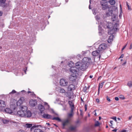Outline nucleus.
<instances>
[{
	"mask_svg": "<svg viewBox=\"0 0 132 132\" xmlns=\"http://www.w3.org/2000/svg\"><path fill=\"white\" fill-rule=\"evenodd\" d=\"M90 59L85 57L82 60V62H78L76 63V66L79 70H85L87 68L86 64L87 63L90 62Z\"/></svg>",
	"mask_w": 132,
	"mask_h": 132,
	"instance_id": "1",
	"label": "nucleus"
},
{
	"mask_svg": "<svg viewBox=\"0 0 132 132\" xmlns=\"http://www.w3.org/2000/svg\"><path fill=\"white\" fill-rule=\"evenodd\" d=\"M18 116L21 117H31V113L29 111H27L26 113L22 110L19 111L17 112Z\"/></svg>",
	"mask_w": 132,
	"mask_h": 132,
	"instance_id": "2",
	"label": "nucleus"
},
{
	"mask_svg": "<svg viewBox=\"0 0 132 132\" xmlns=\"http://www.w3.org/2000/svg\"><path fill=\"white\" fill-rule=\"evenodd\" d=\"M41 126L35 125L32 126L30 128L31 131L34 130V132H44L42 129Z\"/></svg>",
	"mask_w": 132,
	"mask_h": 132,
	"instance_id": "3",
	"label": "nucleus"
},
{
	"mask_svg": "<svg viewBox=\"0 0 132 132\" xmlns=\"http://www.w3.org/2000/svg\"><path fill=\"white\" fill-rule=\"evenodd\" d=\"M3 97L4 98L5 101L0 100V107L1 108H5L6 106L5 101H7V98H9V96L8 95H4Z\"/></svg>",
	"mask_w": 132,
	"mask_h": 132,
	"instance_id": "4",
	"label": "nucleus"
},
{
	"mask_svg": "<svg viewBox=\"0 0 132 132\" xmlns=\"http://www.w3.org/2000/svg\"><path fill=\"white\" fill-rule=\"evenodd\" d=\"M70 71L72 73V74L76 75H78L79 72V70L76 67L70 68Z\"/></svg>",
	"mask_w": 132,
	"mask_h": 132,
	"instance_id": "5",
	"label": "nucleus"
},
{
	"mask_svg": "<svg viewBox=\"0 0 132 132\" xmlns=\"http://www.w3.org/2000/svg\"><path fill=\"white\" fill-rule=\"evenodd\" d=\"M60 83L61 86H67L68 83L66 80L64 79L63 78L61 79L60 81Z\"/></svg>",
	"mask_w": 132,
	"mask_h": 132,
	"instance_id": "6",
	"label": "nucleus"
},
{
	"mask_svg": "<svg viewBox=\"0 0 132 132\" xmlns=\"http://www.w3.org/2000/svg\"><path fill=\"white\" fill-rule=\"evenodd\" d=\"M100 4L102 6V8L103 10H106L108 8V5L106 2H104L103 1H101Z\"/></svg>",
	"mask_w": 132,
	"mask_h": 132,
	"instance_id": "7",
	"label": "nucleus"
},
{
	"mask_svg": "<svg viewBox=\"0 0 132 132\" xmlns=\"http://www.w3.org/2000/svg\"><path fill=\"white\" fill-rule=\"evenodd\" d=\"M101 51L98 50L95 51H94L92 53V54L93 56H98V57L99 59L101 57Z\"/></svg>",
	"mask_w": 132,
	"mask_h": 132,
	"instance_id": "8",
	"label": "nucleus"
},
{
	"mask_svg": "<svg viewBox=\"0 0 132 132\" xmlns=\"http://www.w3.org/2000/svg\"><path fill=\"white\" fill-rule=\"evenodd\" d=\"M107 47V45L105 44H101L98 47V50L101 51L105 50Z\"/></svg>",
	"mask_w": 132,
	"mask_h": 132,
	"instance_id": "9",
	"label": "nucleus"
},
{
	"mask_svg": "<svg viewBox=\"0 0 132 132\" xmlns=\"http://www.w3.org/2000/svg\"><path fill=\"white\" fill-rule=\"evenodd\" d=\"M24 97H21L17 102V105L18 106H20L24 102Z\"/></svg>",
	"mask_w": 132,
	"mask_h": 132,
	"instance_id": "10",
	"label": "nucleus"
},
{
	"mask_svg": "<svg viewBox=\"0 0 132 132\" xmlns=\"http://www.w3.org/2000/svg\"><path fill=\"white\" fill-rule=\"evenodd\" d=\"M77 78V75L71 74L69 77V80L72 81H75Z\"/></svg>",
	"mask_w": 132,
	"mask_h": 132,
	"instance_id": "11",
	"label": "nucleus"
},
{
	"mask_svg": "<svg viewBox=\"0 0 132 132\" xmlns=\"http://www.w3.org/2000/svg\"><path fill=\"white\" fill-rule=\"evenodd\" d=\"M62 122L63 128H64L65 126H67L69 124V120L68 119H66L63 120Z\"/></svg>",
	"mask_w": 132,
	"mask_h": 132,
	"instance_id": "12",
	"label": "nucleus"
},
{
	"mask_svg": "<svg viewBox=\"0 0 132 132\" xmlns=\"http://www.w3.org/2000/svg\"><path fill=\"white\" fill-rule=\"evenodd\" d=\"M29 103L31 106H34L37 104V102L36 100H32L30 101Z\"/></svg>",
	"mask_w": 132,
	"mask_h": 132,
	"instance_id": "13",
	"label": "nucleus"
},
{
	"mask_svg": "<svg viewBox=\"0 0 132 132\" xmlns=\"http://www.w3.org/2000/svg\"><path fill=\"white\" fill-rule=\"evenodd\" d=\"M43 118L47 119H52V117L51 115L48 114H41Z\"/></svg>",
	"mask_w": 132,
	"mask_h": 132,
	"instance_id": "14",
	"label": "nucleus"
},
{
	"mask_svg": "<svg viewBox=\"0 0 132 132\" xmlns=\"http://www.w3.org/2000/svg\"><path fill=\"white\" fill-rule=\"evenodd\" d=\"M56 90L58 92L61 93H64L65 92L64 89L60 87L56 88Z\"/></svg>",
	"mask_w": 132,
	"mask_h": 132,
	"instance_id": "15",
	"label": "nucleus"
},
{
	"mask_svg": "<svg viewBox=\"0 0 132 132\" xmlns=\"http://www.w3.org/2000/svg\"><path fill=\"white\" fill-rule=\"evenodd\" d=\"M38 108L42 114H43V112L45 109L44 108L42 105H39L38 106Z\"/></svg>",
	"mask_w": 132,
	"mask_h": 132,
	"instance_id": "16",
	"label": "nucleus"
},
{
	"mask_svg": "<svg viewBox=\"0 0 132 132\" xmlns=\"http://www.w3.org/2000/svg\"><path fill=\"white\" fill-rule=\"evenodd\" d=\"M104 23L105 24L106 23L107 24L106 26L105 25L103 26L105 28H110V27L112 24L110 22H108V23H107L105 21L104 22Z\"/></svg>",
	"mask_w": 132,
	"mask_h": 132,
	"instance_id": "17",
	"label": "nucleus"
},
{
	"mask_svg": "<svg viewBox=\"0 0 132 132\" xmlns=\"http://www.w3.org/2000/svg\"><path fill=\"white\" fill-rule=\"evenodd\" d=\"M75 88V86L72 84L70 85L68 87V89L69 90H70V91H71L73 90H74Z\"/></svg>",
	"mask_w": 132,
	"mask_h": 132,
	"instance_id": "18",
	"label": "nucleus"
},
{
	"mask_svg": "<svg viewBox=\"0 0 132 132\" xmlns=\"http://www.w3.org/2000/svg\"><path fill=\"white\" fill-rule=\"evenodd\" d=\"M114 38V36L113 35H111L109 37L108 39V42L109 43H110L113 40V39Z\"/></svg>",
	"mask_w": 132,
	"mask_h": 132,
	"instance_id": "19",
	"label": "nucleus"
},
{
	"mask_svg": "<svg viewBox=\"0 0 132 132\" xmlns=\"http://www.w3.org/2000/svg\"><path fill=\"white\" fill-rule=\"evenodd\" d=\"M76 127V126H71L68 129V131H73L75 130Z\"/></svg>",
	"mask_w": 132,
	"mask_h": 132,
	"instance_id": "20",
	"label": "nucleus"
},
{
	"mask_svg": "<svg viewBox=\"0 0 132 132\" xmlns=\"http://www.w3.org/2000/svg\"><path fill=\"white\" fill-rule=\"evenodd\" d=\"M4 111L6 113L10 114L13 113L12 111L9 108H6L5 109Z\"/></svg>",
	"mask_w": 132,
	"mask_h": 132,
	"instance_id": "21",
	"label": "nucleus"
},
{
	"mask_svg": "<svg viewBox=\"0 0 132 132\" xmlns=\"http://www.w3.org/2000/svg\"><path fill=\"white\" fill-rule=\"evenodd\" d=\"M112 9H109L108 10V12L106 13V15L107 16H110L112 14Z\"/></svg>",
	"mask_w": 132,
	"mask_h": 132,
	"instance_id": "22",
	"label": "nucleus"
},
{
	"mask_svg": "<svg viewBox=\"0 0 132 132\" xmlns=\"http://www.w3.org/2000/svg\"><path fill=\"white\" fill-rule=\"evenodd\" d=\"M20 109L22 111H23L24 112H25L26 113L27 111V108L26 106H22L20 107Z\"/></svg>",
	"mask_w": 132,
	"mask_h": 132,
	"instance_id": "23",
	"label": "nucleus"
},
{
	"mask_svg": "<svg viewBox=\"0 0 132 132\" xmlns=\"http://www.w3.org/2000/svg\"><path fill=\"white\" fill-rule=\"evenodd\" d=\"M69 104L70 106L71 110H74V105L72 102L70 101H69Z\"/></svg>",
	"mask_w": 132,
	"mask_h": 132,
	"instance_id": "24",
	"label": "nucleus"
},
{
	"mask_svg": "<svg viewBox=\"0 0 132 132\" xmlns=\"http://www.w3.org/2000/svg\"><path fill=\"white\" fill-rule=\"evenodd\" d=\"M68 65L70 67V68L75 67L74 66V64L73 62L72 61H70V62L69 63Z\"/></svg>",
	"mask_w": 132,
	"mask_h": 132,
	"instance_id": "25",
	"label": "nucleus"
},
{
	"mask_svg": "<svg viewBox=\"0 0 132 132\" xmlns=\"http://www.w3.org/2000/svg\"><path fill=\"white\" fill-rule=\"evenodd\" d=\"M74 110H71V112L70 113H69L68 114V116L69 117H72L73 115V111Z\"/></svg>",
	"mask_w": 132,
	"mask_h": 132,
	"instance_id": "26",
	"label": "nucleus"
},
{
	"mask_svg": "<svg viewBox=\"0 0 132 132\" xmlns=\"http://www.w3.org/2000/svg\"><path fill=\"white\" fill-rule=\"evenodd\" d=\"M109 2L111 5H114L115 3V1L114 0H110Z\"/></svg>",
	"mask_w": 132,
	"mask_h": 132,
	"instance_id": "27",
	"label": "nucleus"
},
{
	"mask_svg": "<svg viewBox=\"0 0 132 132\" xmlns=\"http://www.w3.org/2000/svg\"><path fill=\"white\" fill-rule=\"evenodd\" d=\"M3 122L4 123H7L9 121V120L6 119H3L2 120Z\"/></svg>",
	"mask_w": 132,
	"mask_h": 132,
	"instance_id": "28",
	"label": "nucleus"
},
{
	"mask_svg": "<svg viewBox=\"0 0 132 132\" xmlns=\"http://www.w3.org/2000/svg\"><path fill=\"white\" fill-rule=\"evenodd\" d=\"M89 87V86L88 87V88L86 86H85L83 88V91L85 92H86Z\"/></svg>",
	"mask_w": 132,
	"mask_h": 132,
	"instance_id": "29",
	"label": "nucleus"
},
{
	"mask_svg": "<svg viewBox=\"0 0 132 132\" xmlns=\"http://www.w3.org/2000/svg\"><path fill=\"white\" fill-rule=\"evenodd\" d=\"M117 17L115 15H113V17L112 18V20L113 21H116L117 19Z\"/></svg>",
	"mask_w": 132,
	"mask_h": 132,
	"instance_id": "30",
	"label": "nucleus"
},
{
	"mask_svg": "<svg viewBox=\"0 0 132 132\" xmlns=\"http://www.w3.org/2000/svg\"><path fill=\"white\" fill-rule=\"evenodd\" d=\"M52 119L53 120H55L60 121H61V120L58 117H54Z\"/></svg>",
	"mask_w": 132,
	"mask_h": 132,
	"instance_id": "31",
	"label": "nucleus"
},
{
	"mask_svg": "<svg viewBox=\"0 0 132 132\" xmlns=\"http://www.w3.org/2000/svg\"><path fill=\"white\" fill-rule=\"evenodd\" d=\"M127 85L130 87H132V81H129L127 83Z\"/></svg>",
	"mask_w": 132,
	"mask_h": 132,
	"instance_id": "32",
	"label": "nucleus"
},
{
	"mask_svg": "<svg viewBox=\"0 0 132 132\" xmlns=\"http://www.w3.org/2000/svg\"><path fill=\"white\" fill-rule=\"evenodd\" d=\"M104 83V82H102L101 84H100L99 85L98 88H102L103 87V85Z\"/></svg>",
	"mask_w": 132,
	"mask_h": 132,
	"instance_id": "33",
	"label": "nucleus"
},
{
	"mask_svg": "<svg viewBox=\"0 0 132 132\" xmlns=\"http://www.w3.org/2000/svg\"><path fill=\"white\" fill-rule=\"evenodd\" d=\"M27 127V128H29L31 127L32 126V124H30L27 123L26 124Z\"/></svg>",
	"mask_w": 132,
	"mask_h": 132,
	"instance_id": "34",
	"label": "nucleus"
},
{
	"mask_svg": "<svg viewBox=\"0 0 132 132\" xmlns=\"http://www.w3.org/2000/svg\"><path fill=\"white\" fill-rule=\"evenodd\" d=\"M98 30H99V34H102V30L101 28L100 27V26H98Z\"/></svg>",
	"mask_w": 132,
	"mask_h": 132,
	"instance_id": "35",
	"label": "nucleus"
},
{
	"mask_svg": "<svg viewBox=\"0 0 132 132\" xmlns=\"http://www.w3.org/2000/svg\"><path fill=\"white\" fill-rule=\"evenodd\" d=\"M100 124V123L98 121H97L95 122V126H98Z\"/></svg>",
	"mask_w": 132,
	"mask_h": 132,
	"instance_id": "36",
	"label": "nucleus"
},
{
	"mask_svg": "<svg viewBox=\"0 0 132 132\" xmlns=\"http://www.w3.org/2000/svg\"><path fill=\"white\" fill-rule=\"evenodd\" d=\"M126 5L127 6L128 9V10H131L130 7V6L129 5H128V3L127 2H126Z\"/></svg>",
	"mask_w": 132,
	"mask_h": 132,
	"instance_id": "37",
	"label": "nucleus"
},
{
	"mask_svg": "<svg viewBox=\"0 0 132 132\" xmlns=\"http://www.w3.org/2000/svg\"><path fill=\"white\" fill-rule=\"evenodd\" d=\"M119 98L122 100L124 99V96L122 95H120L119 96Z\"/></svg>",
	"mask_w": 132,
	"mask_h": 132,
	"instance_id": "38",
	"label": "nucleus"
},
{
	"mask_svg": "<svg viewBox=\"0 0 132 132\" xmlns=\"http://www.w3.org/2000/svg\"><path fill=\"white\" fill-rule=\"evenodd\" d=\"M44 103L45 105L46 106L47 108H49V106L48 105V103H47L46 102H44Z\"/></svg>",
	"mask_w": 132,
	"mask_h": 132,
	"instance_id": "39",
	"label": "nucleus"
},
{
	"mask_svg": "<svg viewBox=\"0 0 132 132\" xmlns=\"http://www.w3.org/2000/svg\"><path fill=\"white\" fill-rule=\"evenodd\" d=\"M6 0H0V2L1 3H4L6 2Z\"/></svg>",
	"mask_w": 132,
	"mask_h": 132,
	"instance_id": "40",
	"label": "nucleus"
},
{
	"mask_svg": "<svg viewBox=\"0 0 132 132\" xmlns=\"http://www.w3.org/2000/svg\"><path fill=\"white\" fill-rule=\"evenodd\" d=\"M15 91L14 90H13L12 92L10 93V94H11V93L12 94H14L16 93Z\"/></svg>",
	"mask_w": 132,
	"mask_h": 132,
	"instance_id": "41",
	"label": "nucleus"
},
{
	"mask_svg": "<svg viewBox=\"0 0 132 132\" xmlns=\"http://www.w3.org/2000/svg\"><path fill=\"white\" fill-rule=\"evenodd\" d=\"M106 98L107 100L108 101H109V102H110L111 101L110 99L108 97V96H106Z\"/></svg>",
	"mask_w": 132,
	"mask_h": 132,
	"instance_id": "42",
	"label": "nucleus"
},
{
	"mask_svg": "<svg viewBox=\"0 0 132 132\" xmlns=\"http://www.w3.org/2000/svg\"><path fill=\"white\" fill-rule=\"evenodd\" d=\"M112 119L116 121H117L116 117H114L111 118Z\"/></svg>",
	"mask_w": 132,
	"mask_h": 132,
	"instance_id": "43",
	"label": "nucleus"
},
{
	"mask_svg": "<svg viewBox=\"0 0 132 132\" xmlns=\"http://www.w3.org/2000/svg\"><path fill=\"white\" fill-rule=\"evenodd\" d=\"M18 132H25L23 130H20Z\"/></svg>",
	"mask_w": 132,
	"mask_h": 132,
	"instance_id": "44",
	"label": "nucleus"
},
{
	"mask_svg": "<svg viewBox=\"0 0 132 132\" xmlns=\"http://www.w3.org/2000/svg\"><path fill=\"white\" fill-rule=\"evenodd\" d=\"M123 56H124L123 54H122L121 55L120 57L118 58V59H120L121 58H122L123 57Z\"/></svg>",
	"mask_w": 132,
	"mask_h": 132,
	"instance_id": "45",
	"label": "nucleus"
},
{
	"mask_svg": "<svg viewBox=\"0 0 132 132\" xmlns=\"http://www.w3.org/2000/svg\"><path fill=\"white\" fill-rule=\"evenodd\" d=\"M113 122V121L112 120H111L110 121V122L111 124V125H110V126H112V125H113V124H112Z\"/></svg>",
	"mask_w": 132,
	"mask_h": 132,
	"instance_id": "46",
	"label": "nucleus"
},
{
	"mask_svg": "<svg viewBox=\"0 0 132 132\" xmlns=\"http://www.w3.org/2000/svg\"><path fill=\"white\" fill-rule=\"evenodd\" d=\"M114 98H115V100H116V101H118L119 100L118 97H115Z\"/></svg>",
	"mask_w": 132,
	"mask_h": 132,
	"instance_id": "47",
	"label": "nucleus"
},
{
	"mask_svg": "<svg viewBox=\"0 0 132 132\" xmlns=\"http://www.w3.org/2000/svg\"><path fill=\"white\" fill-rule=\"evenodd\" d=\"M85 111H86L87 110V107L86 105H85Z\"/></svg>",
	"mask_w": 132,
	"mask_h": 132,
	"instance_id": "48",
	"label": "nucleus"
},
{
	"mask_svg": "<svg viewBox=\"0 0 132 132\" xmlns=\"http://www.w3.org/2000/svg\"><path fill=\"white\" fill-rule=\"evenodd\" d=\"M132 116H130L129 117V120H131V118Z\"/></svg>",
	"mask_w": 132,
	"mask_h": 132,
	"instance_id": "49",
	"label": "nucleus"
},
{
	"mask_svg": "<svg viewBox=\"0 0 132 132\" xmlns=\"http://www.w3.org/2000/svg\"><path fill=\"white\" fill-rule=\"evenodd\" d=\"M132 48V44H130V47H129V49H131Z\"/></svg>",
	"mask_w": 132,
	"mask_h": 132,
	"instance_id": "50",
	"label": "nucleus"
},
{
	"mask_svg": "<svg viewBox=\"0 0 132 132\" xmlns=\"http://www.w3.org/2000/svg\"><path fill=\"white\" fill-rule=\"evenodd\" d=\"M2 12L0 11V16H1L2 15Z\"/></svg>",
	"mask_w": 132,
	"mask_h": 132,
	"instance_id": "51",
	"label": "nucleus"
},
{
	"mask_svg": "<svg viewBox=\"0 0 132 132\" xmlns=\"http://www.w3.org/2000/svg\"><path fill=\"white\" fill-rule=\"evenodd\" d=\"M117 130L116 129H114L112 130V131H113L116 132L117 131Z\"/></svg>",
	"mask_w": 132,
	"mask_h": 132,
	"instance_id": "52",
	"label": "nucleus"
},
{
	"mask_svg": "<svg viewBox=\"0 0 132 132\" xmlns=\"http://www.w3.org/2000/svg\"><path fill=\"white\" fill-rule=\"evenodd\" d=\"M96 101L98 102H99V100L98 99H96Z\"/></svg>",
	"mask_w": 132,
	"mask_h": 132,
	"instance_id": "53",
	"label": "nucleus"
},
{
	"mask_svg": "<svg viewBox=\"0 0 132 132\" xmlns=\"http://www.w3.org/2000/svg\"><path fill=\"white\" fill-rule=\"evenodd\" d=\"M46 125H47V126H50V124L49 123H46Z\"/></svg>",
	"mask_w": 132,
	"mask_h": 132,
	"instance_id": "54",
	"label": "nucleus"
},
{
	"mask_svg": "<svg viewBox=\"0 0 132 132\" xmlns=\"http://www.w3.org/2000/svg\"><path fill=\"white\" fill-rule=\"evenodd\" d=\"M33 93V92H31L30 91H28V94H29V93Z\"/></svg>",
	"mask_w": 132,
	"mask_h": 132,
	"instance_id": "55",
	"label": "nucleus"
},
{
	"mask_svg": "<svg viewBox=\"0 0 132 132\" xmlns=\"http://www.w3.org/2000/svg\"><path fill=\"white\" fill-rule=\"evenodd\" d=\"M93 77V76H91V75H90V76H89V77L90 78H92Z\"/></svg>",
	"mask_w": 132,
	"mask_h": 132,
	"instance_id": "56",
	"label": "nucleus"
},
{
	"mask_svg": "<svg viewBox=\"0 0 132 132\" xmlns=\"http://www.w3.org/2000/svg\"><path fill=\"white\" fill-rule=\"evenodd\" d=\"M100 88H98V94H99V93Z\"/></svg>",
	"mask_w": 132,
	"mask_h": 132,
	"instance_id": "57",
	"label": "nucleus"
},
{
	"mask_svg": "<svg viewBox=\"0 0 132 132\" xmlns=\"http://www.w3.org/2000/svg\"><path fill=\"white\" fill-rule=\"evenodd\" d=\"M124 132H128V131L126 130H124Z\"/></svg>",
	"mask_w": 132,
	"mask_h": 132,
	"instance_id": "58",
	"label": "nucleus"
},
{
	"mask_svg": "<svg viewBox=\"0 0 132 132\" xmlns=\"http://www.w3.org/2000/svg\"><path fill=\"white\" fill-rule=\"evenodd\" d=\"M101 117H99V120H101Z\"/></svg>",
	"mask_w": 132,
	"mask_h": 132,
	"instance_id": "59",
	"label": "nucleus"
},
{
	"mask_svg": "<svg viewBox=\"0 0 132 132\" xmlns=\"http://www.w3.org/2000/svg\"><path fill=\"white\" fill-rule=\"evenodd\" d=\"M124 50V46L122 48V51H123V50Z\"/></svg>",
	"mask_w": 132,
	"mask_h": 132,
	"instance_id": "60",
	"label": "nucleus"
},
{
	"mask_svg": "<svg viewBox=\"0 0 132 132\" xmlns=\"http://www.w3.org/2000/svg\"><path fill=\"white\" fill-rule=\"evenodd\" d=\"M90 5H89V9H91V8H90Z\"/></svg>",
	"mask_w": 132,
	"mask_h": 132,
	"instance_id": "61",
	"label": "nucleus"
},
{
	"mask_svg": "<svg viewBox=\"0 0 132 132\" xmlns=\"http://www.w3.org/2000/svg\"><path fill=\"white\" fill-rule=\"evenodd\" d=\"M127 45V44H126L124 46V49L125 48V47H126V45Z\"/></svg>",
	"mask_w": 132,
	"mask_h": 132,
	"instance_id": "62",
	"label": "nucleus"
},
{
	"mask_svg": "<svg viewBox=\"0 0 132 132\" xmlns=\"http://www.w3.org/2000/svg\"><path fill=\"white\" fill-rule=\"evenodd\" d=\"M117 119L119 120H120V119L119 118H117Z\"/></svg>",
	"mask_w": 132,
	"mask_h": 132,
	"instance_id": "63",
	"label": "nucleus"
},
{
	"mask_svg": "<svg viewBox=\"0 0 132 132\" xmlns=\"http://www.w3.org/2000/svg\"><path fill=\"white\" fill-rule=\"evenodd\" d=\"M121 132H124V130H122Z\"/></svg>",
	"mask_w": 132,
	"mask_h": 132,
	"instance_id": "64",
	"label": "nucleus"
}]
</instances>
